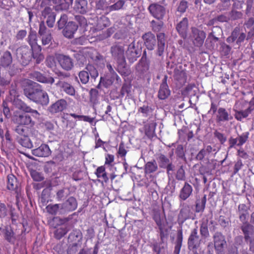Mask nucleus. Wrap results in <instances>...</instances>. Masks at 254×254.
<instances>
[{"instance_id": "obj_48", "label": "nucleus", "mask_w": 254, "mask_h": 254, "mask_svg": "<svg viewBox=\"0 0 254 254\" xmlns=\"http://www.w3.org/2000/svg\"><path fill=\"white\" fill-rule=\"evenodd\" d=\"M11 205L7 206L5 203L2 202L0 200V218L3 219L5 218L8 214V208Z\"/></svg>"}, {"instance_id": "obj_41", "label": "nucleus", "mask_w": 254, "mask_h": 254, "mask_svg": "<svg viewBox=\"0 0 254 254\" xmlns=\"http://www.w3.org/2000/svg\"><path fill=\"white\" fill-rule=\"evenodd\" d=\"M65 209L72 211L75 210L77 207V202L76 199L73 196L69 197L64 203Z\"/></svg>"}, {"instance_id": "obj_19", "label": "nucleus", "mask_w": 254, "mask_h": 254, "mask_svg": "<svg viewBox=\"0 0 254 254\" xmlns=\"http://www.w3.org/2000/svg\"><path fill=\"white\" fill-rule=\"evenodd\" d=\"M30 77L32 79L41 83L52 84L55 82L53 77L51 76H46L44 74L38 71H34L31 73Z\"/></svg>"}, {"instance_id": "obj_56", "label": "nucleus", "mask_w": 254, "mask_h": 254, "mask_svg": "<svg viewBox=\"0 0 254 254\" xmlns=\"http://www.w3.org/2000/svg\"><path fill=\"white\" fill-rule=\"evenodd\" d=\"M109 23V19L105 16H102L98 19L97 25L99 28L103 29L108 26Z\"/></svg>"}, {"instance_id": "obj_46", "label": "nucleus", "mask_w": 254, "mask_h": 254, "mask_svg": "<svg viewBox=\"0 0 254 254\" xmlns=\"http://www.w3.org/2000/svg\"><path fill=\"white\" fill-rule=\"evenodd\" d=\"M228 14L230 21L241 19L243 17V13L241 11L235 10L234 9H231Z\"/></svg>"}, {"instance_id": "obj_6", "label": "nucleus", "mask_w": 254, "mask_h": 254, "mask_svg": "<svg viewBox=\"0 0 254 254\" xmlns=\"http://www.w3.org/2000/svg\"><path fill=\"white\" fill-rule=\"evenodd\" d=\"M0 235L11 245H14L17 240V236L10 225H3L2 224L0 227Z\"/></svg>"}, {"instance_id": "obj_36", "label": "nucleus", "mask_w": 254, "mask_h": 254, "mask_svg": "<svg viewBox=\"0 0 254 254\" xmlns=\"http://www.w3.org/2000/svg\"><path fill=\"white\" fill-rule=\"evenodd\" d=\"M95 174L99 179H101L102 182L107 184L109 182V178L108 177L107 173L106 171L105 165L101 166L96 169Z\"/></svg>"}, {"instance_id": "obj_42", "label": "nucleus", "mask_w": 254, "mask_h": 254, "mask_svg": "<svg viewBox=\"0 0 254 254\" xmlns=\"http://www.w3.org/2000/svg\"><path fill=\"white\" fill-rule=\"evenodd\" d=\"M174 78L175 80L179 82L181 84H184L186 82L187 75L184 70H177L175 71Z\"/></svg>"}, {"instance_id": "obj_9", "label": "nucleus", "mask_w": 254, "mask_h": 254, "mask_svg": "<svg viewBox=\"0 0 254 254\" xmlns=\"http://www.w3.org/2000/svg\"><path fill=\"white\" fill-rule=\"evenodd\" d=\"M141 49L135 46L134 41L128 45L126 52V55L130 63H133L141 55Z\"/></svg>"}, {"instance_id": "obj_62", "label": "nucleus", "mask_w": 254, "mask_h": 254, "mask_svg": "<svg viewBox=\"0 0 254 254\" xmlns=\"http://www.w3.org/2000/svg\"><path fill=\"white\" fill-rule=\"evenodd\" d=\"M176 178L179 181H184L186 179L185 171L183 166H181L177 170L176 174Z\"/></svg>"}, {"instance_id": "obj_32", "label": "nucleus", "mask_w": 254, "mask_h": 254, "mask_svg": "<svg viewBox=\"0 0 254 254\" xmlns=\"http://www.w3.org/2000/svg\"><path fill=\"white\" fill-rule=\"evenodd\" d=\"M19 183L17 178L13 174H9L7 176V188L10 190L17 191Z\"/></svg>"}, {"instance_id": "obj_23", "label": "nucleus", "mask_w": 254, "mask_h": 254, "mask_svg": "<svg viewBox=\"0 0 254 254\" xmlns=\"http://www.w3.org/2000/svg\"><path fill=\"white\" fill-rule=\"evenodd\" d=\"M142 37L147 49L152 50L156 43L155 35L151 32H149L143 34Z\"/></svg>"}, {"instance_id": "obj_39", "label": "nucleus", "mask_w": 254, "mask_h": 254, "mask_svg": "<svg viewBox=\"0 0 254 254\" xmlns=\"http://www.w3.org/2000/svg\"><path fill=\"white\" fill-rule=\"evenodd\" d=\"M159 229L160 240H168L169 235V229L166 224H163L157 226Z\"/></svg>"}, {"instance_id": "obj_8", "label": "nucleus", "mask_w": 254, "mask_h": 254, "mask_svg": "<svg viewBox=\"0 0 254 254\" xmlns=\"http://www.w3.org/2000/svg\"><path fill=\"white\" fill-rule=\"evenodd\" d=\"M150 14L158 20H162L166 13V8L157 2L151 3L147 8Z\"/></svg>"}, {"instance_id": "obj_45", "label": "nucleus", "mask_w": 254, "mask_h": 254, "mask_svg": "<svg viewBox=\"0 0 254 254\" xmlns=\"http://www.w3.org/2000/svg\"><path fill=\"white\" fill-rule=\"evenodd\" d=\"M206 195L204 194L201 199H197L195 204L196 212L203 211L205 208Z\"/></svg>"}, {"instance_id": "obj_13", "label": "nucleus", "mask_w": 254, "mask_h": 254, "mask_svg": "<svg viewBox=\"0 0 254 254\" xmlns=\"http://www.w3.org/2000/svg\"><path fill=\"white\" fill-rule=\"evenodd\" d=\"M67 102L64 99H61L52 104L48 108L52 114L61 113L65 110L67 107Z\"/></svg>"}, {"instance_id": "obj_64", "label": "nucleus", "mask_w": 254, "mask_h": 254, "mask_svg": "<svg viewBox=\"0 0 254 254\" xmlns=\"http://www.w3.org/2000/svg\"><path fill=\"white\" fill-rule=\"evenodd\" d=\"M67 16L65 14H62L60 19L58 20L57 24L59 29H63L67 23Z\"/></svg>"}, {"instance_id": "obj_20", "label": "nucleus", "mask_w": 254, "mask_h": 254, "mask_svg": "<svg viewBox=\"0 0 254 254\" xmlns=\"http://www.w3.org/2000/svg\"><path fill=\"white\" fill-rule=\"evenodd\" d=\"M32 154L35 156L46 157L51 154V151L47 144H42L39 147L32 150Z\"/></svg>"}, {"instance_id": "obj_5", "label": "nucleus", "mask_w": 254, "mask_h": 254, "mask_svg": "<svg viewBox=\"0 0 254 254\" xmlns=\"http://www.w3.org/2000/svg\"><path fill=\"white\" fill-rule=\"evenodd\" d=\"M242 223L240 228L244 235L245 241L249 243L250 251L254 252V239L252 238L254 233V226L248 221Z\"/></svg>"}, {"instance_id": "obj_21", "label": "nucleus", "mask_w": 254, "mask_h": 254, "mask_svg": "<svg viewBox=\"0 0 254 254\" xmlns=\"http://www.w3.org/2000/svg\"><path fill=\"white\" fill-rule=\"evenodd\" d=\"M74 10L80 14L86 13L89 9V4L87 0H75Z\"/></svg>"}, {"instance_id": "obj_1", "label": "nucleus", "mask_w": 254, "mask_h": 254, "mask_svg": "<svg viewBox=\"0 0 254 254\" xmlns=\"http://www.w3.org/2000/svg\"><path fill=\"white\" fill-rule=\"evenodd\" d=\"M17 125L15 127L14 131L17 134H23L31 132L32 134H38V131L34 126L35 122L31 116L25 113L18 115L17 118Z\"/></svg>"}, {"instance_id": "obj_37", "label": "nucleus", "mask_w": 254, "mask_h": 254, "mask_svg": "<svg viewBox=\"0 0 254 254\" xmlns=\"http://www.w3.org/2000/svg\"><path fill=\"white\" fill-rule=\"evenodd\" d=\"M82 234L81 231L79 229L73 230L69 234L68 238V241L71 242L74 245H77V243L79 242L82 239Z\"/></svg>"}, {"instance_id": "obj_10", "label": "nucleus", "mask_w": 254, "mask_h": 254, "mask_svg": "<svg viewBox=\"0 0 254 254\" xmlns=\"http://www.w3.org/2000/svg\"><path fill=\"white\" fill-rule=\"evenodd\" d=\"M16 56L24 65L28 64L31 60V50L28 46H21L16 50Z\"/></svg>"}, {"instance_id": "obj_44", "label": "nucleus", "mask_w": 254, "mask_h": 254, "mask_svg": "<svg viewBox=\"0 0 254 254\" xmlns=\"http://www.w3.org/2000/svg\"><path fill=\"white\" fill-rule=\"evenodd\" d=\"M158 169V166L156 161L153 160L148 162L145 165L144 171L145 174H151L156 172Z\"/></svg>"}, {"instance_id": "obj_15", "label": "nucleus", "mask_w": 254, "mask_h": 254, "mask_svg": "<svg viewBox=\"0 0 254 254\" xmlns=\"http://www.w3.org/2000/svg\"><path fill=\"white\" fill-rule=\"evenodd\" d=\"M56 14L50 7H46L42 11V17L44 19H47L46 23L47 25L52 28L54 26Z\"/></svg>"}, {"instance_id": "obj_63", "label": "nucleus", "mask_w": 254, "mask_h": 254, "mask_svg": "<svg viewBox=\"0 0 254 254\" xmlns=\"http://www.w3.org/2000/svg\"><path fill=\"white\" fill-rule=\"evenodd\" d=\"M30 174L32 178L34 181L41 182L44 179L42 174L36 171H32Z\"/></svg>"}, {"instance_id": "obj_55", "label": "nucleus", "mask_w": 254, "mask_h": 254, "mask_svg": "<svg viewBox=\"0 0 254 254\" xmlns=\"http://www.w3.org/2000/svg\"><path fill=\"white\" fill-rule=\"evenodd\" d=\"M150 24L152 30L156 32L160 31L164 25V23L161 20L159 22H157L153 20L151 21Z\"/></svg>"}, {"instance_id": "obj_14", "label": "nucleus", "mask_w": 254, "mask_h": 254, "mask_svg": "<svg viewBox=\"0 0 254 254\" xmlns=\"http://www.w3.org/2000/svg\"><path fill=\"white\" fill-rule=\"evenodd\" d=\"M192 216L191 207L187 204H184L181 209L178 216L179 224H182L185 221L190 219Z\"/></svg>"}, {"instance_id": "obj_50", "label": "nucleus", "mask_w": 254, "mask_h": 254, "mask_svg": "<svg viewBox=\"0 0 254 254\" xmlns=\"http://www.w3.org/2000/svg\"><path fill=\"white\" fill-rule=\"evenodd\" d=\"M68 230L66 227H60L54 232V237L57 240H60L67 234Z\"/></svg>"}, {"instance_id": "obj_17", "label": "nucleus", "mask_w": 254, "mask_h": 254, "mask_svg": "<svg viewBox=\"0 0 254 254\" xmlns=\"http://www.w3.org/2000/svg\"><path fill=\"white\" fill-rule=\"evenodd\" d=\"M57 59L60 65L64 69L69 71L73 68L74 65L73 61L69 56L60 54L58 56Z\"/></svg>"}, {"instance_id": "obj_58", "label": "nucleus", "mask_w": 254, "mask_h": 254, "mask_svg": "<svg viewBox=\"0 0 254 254\" xmlns=\"http://www.w3.org/2000/svg\"><path fill=\"white\" fill-rule=\"evenodd\" d=\"M155 127L152 124L145 125L144 126L145 135L148 137H152L155 131Z\"/></svg>"}, {"instance_id": "obj_60", "label": "nucleus", "mask_w": 254, "mask_h": 254, "mask_svg": "<svg viewBox=\"0 0 254 254\" xmlns=\"http://www.w3.org/2000/svg\"><path fill=\"white\" fill-rule=\"evenodd\" d=\"M221 33L222 30L219 27H213L212 28L211 32L209 33L208 37H209V38H214V36L219 38Z\"/></svg>"}, {"instance_id": "obj_33", "label": "nucleus", "mask_w": 254, "mask_h": 254, "mask_svg": "<svg viewBox=\"0 0 254 254\" xmlns=\"http://www.w3.org/2000/svg\"><path fill=\"white\" fill-rule=\"evenodd\" d=\"M192 191V187L186 182L183 188L181 190L179 197L183 200H186L190 197Z\"/></svg>"}, {"instance_id": "obj_59", "label": "nucleus", "mask_w": 254, "mask_h": 254, "mask_svg": "<svg viewBox=\"0 0 254 254\" xmlns=\"http://www.w3.org/2000/svg\"><path fill=\"white\" fill-rule=\"evenodd\" d=\"M214 38H209V37H207V49L210 50L214 49L217 45V42L219 40V38L214 36Z\"/></svg>"}, {"instance_id": "obj_49", "label": "nucleus", "mask_w": 254, "mask_h": 254, "mask_svg": "<svg viewBox=\"0 0 254 254\" xmlns=\"http://www.w3.org/2000/svg\"><path fill=\"white\" fill-rule=\"evenodd\" d=\"M157 160L159 167L161 168H165L166 166L170 162L169 159L163 154L158 155Z\"/></svg>"}, {"instance_id": "obj_52", "label": "nucleus", "mask_w": 254, "mask_h": 254, "mask_svg": "<svg viewBox=\"0 0 254 254\" xmlns=\"http://www.w3.org/2000/svg\"><path fill=\"white\" fill-rule=\"evenodd\" d=\"M90 101L93 104L96 105L98 102L99 92L96 89H91L89 92Z\"/></svg>"}, {"instance_id": "obj_54", "label": "nucleus", "mask_w": 254, "mask_h": 254, "mask_svg": "<svg viewBox=\"0 0 254 254\" xmlns=\"http://www.w3.org/2000/svg\"><path fill=\"white\" fill-rule=\"evenodd\" d=\"M96 7L98 9L105 10L107 13L110 12V6L108 2L104 0H99L96 3Z\"/></svg>"}, {"instance_id": "obj_3", "label": "nucleus", "mask_w": 254, "mask_h": 254, "mask_svg": "<svg viewBox=\"0 0 254 254\" xmlns=\"http://www.w3.org/2000/svg\"><path fill=\"white\" fill-rule=\"evenodd\" d=\"M89 75L94 80L98 76L99 73L97 68L92 64H88L83 70L78 73V77L81 83L85 84L89 80Z\"/></svg>"}, {"instance_id": "obj_2", "label": "nucleus", "mask_w": 254, "mask_h": 254, "mask_svg": "<svg viewBox=\"0 0 254 254\" xmlns=\"http://www.w3.org/2000/svg\"><path fill=\"white\" fill-rule=\"evenodd\" d=\"M25 96L33 102L46 106L49 102L48 94L45 91L38 88L26 89L24 90Z\"/></svg>"}, {"instance_id": "obj_31", "label": "nucleus", "mask_w": 254, "mask_h": 254, "mask_svg": "<svg viewBox=\"0 0 254 254\" xmlns=\"http://www.w3.org/2000/svg\"><path fill=\"white\" fill-rule=\"evenodd\" d=\"M77 28V25L74 22H69L63 30V34L65 37L71 38Z\"/></svg>"}, {"instance_id": "obj_53", "label": "nucleus", "mask_w": 254, "mask_h": 254, "mask_svg": "<svg viewBox=\"0 0 254 254\" xmlns=\"http://www.w3.org/2000/svg\"><path fill=\"white\" fill-rule=\"evenodd\" d=\"M131 86L129 85H128L126 83H125L123 85L121 91H120V94L118 97L119 98H123L126 95H127V96H128L129 94H130L131 92Z\"/></svg>"}, {"instance_id": "obj_61", "label": "nucleus", "mask_w": 254, "mask_h": 254, "mask_svg": "<svg viewBox=\"0 0 254 254\" xmlns=\"http://www.w3.org/2000/svg\"><path fill=\"white\" fill-rule=\"evenodd\" d=\"M125 2L124 0H119L115 3L110 6L109 11L118 10L121 9L125 4Z\"/></svg>"}, {"instance_id": "obj_12", "label": "nucleus", "mask_w": 254, "mask_h": 254, "mask_svg": "<svg viewBox=\"0 0 254 254\" xmlns=\"http://www.w3.org/2000/svg\"><path fill=\"white\" fill-rule=\"evenodd\" d=\"M246 39V34L244 32H241L239 27H236L231 35L227 38L226 41L229 43L236 41L237 45H240Z\"/></svg>"}, {"instance_id": "obj_4", "label": "nucleus", "mask_w": 254, "mask_h": 254, "mask_svg": "<svg viewBox=\"0 0 254 254\" xmlns=\"http://www.w3.org/2000/svg\"><path fill=\"white\" fill-rule=\"evenodd\" d=\"M203 243L202 240L200 239L197 234V230L193 229L189 237L188 241V248L193 252L197 253L198 251L200 253H204V250H202L201 245Z\"/></svg>"}, {"instance_id": "obj_16", "label": "nucleus", "mask_w": 254, "mask_h": 254, "mask_svg": "<svg viewBox=\"0 0 254 254\" xmlns=\"http://www.w3.org/2000/svg\"><path fill=\"white\" fill-rule=\"evenodd\" d=\"M20 136L17 137V140L19 144L23 147L27 148H32L33 144L29 136L36 137L38 134H32L31 132L23 134H18Z\"/></svg>"}, {"instance_id": "obj_22", "label": "nucleus", "mask_w": 254, "mask_h": 254, "mask_svg": "<svg viewBox=\"0 0 254 254\" xmlns=\"http://www.w3.org/2000/svg\"><path fill=\"white\" fill-rule=\"evenodd\" d=\"M192 36L194 38L193 43L196 46H200L202 45L205 38V33L196 28H192Z\"/></svg>"}, {"instance_id": "obj_34", "label": "nucleus", "mask_w": 254, "mask_h": 254, "mask_svg": "<svg viewBox=\"0 0 254 254\" xmlns=\"http://www.w3.org/2000/svg\"><path fill=\"white\" fill-rule=\"evenodd\" d=\"M0 65L4 67L9 66L12 62V57L10 52L6 51L3 52L0 59Z\"/></svg>"}, {"instance_id": "obj_25", "label": "nucleus", "mask_w": 254, "mask_h": 254, "mask_svg": "<svg viewBox=\"0 0 254 254\" xmlns=\"http://www.w3.org/2000/svg\"><path fill=\"white\" fill-rule=\"evenodd\" d=\"M56 85L67 95L70 96L75 95V90L74 87L70 83L64 81L59 80Z\"/></svg>"}, {"instance_id": "obj_51", "label": "nucleus", "mask_w": 254, "mask_h": 254, "mask_svg": "<svg viewBox=\"0 0 254 254\" xmlns=\"http://www.w3.org/2000/svg\"><path fill=\"white\" fill-rule=\"evenodd\" d=\"M127 147L123 141H121L119 144V149L117 151V155L118 157L124 158L125 160V157L127 154Z\"/></svg>"}, {"instance_id": "obj_29", "label": "nucleus", "mask_w": 254, "mask_h": 254, "mask_svg": "<svg viewBox=\"0 0 254 254\" xmlns=\"http://www.w3.org/2000/svg\"><path fill=\"white\" fill-rule=\"evenodd\" d=\"M1 140L2 147L5 149L10 150L14 148L13 139L8 129H6L4 133V138Z\"/></svg>"}, {"instance_id": "obj_28", "label": "nucleus", "mask_w": 254, "mask_h": 254, "mask_svg": "<svg viewBox=\"0 0 254 254\" xmlns=\"http://www.w3.org/2000/svg\"><path fill=\"white\" fill-rule=\"evenodd\" d=\"M188 28V19L184 17L176 26V30L180 35L184 39L187 36V30Z\"/></svg>"}, {"instance_id": "obj_27", "label": "nucleus", "mask_w": 254, "mask_h": 254, "mask_svg": "<svg viewBox=\"0 0 254 254\" xmlns=\"http://www.w3.org/2000/svg\"><path fill=\"white\" fill-rule=\"evenodd\" d=\"M37 36L36 31L31 30L29 33L27 42L30 45L32 50L40 51L42 50L41 47L37 44Z\"/></svg>"}, {"instance_id": "obj_47", "label": "nucleus", "mask_w": 254, "mask_h": 254, "mask_svg": "<svg viewBox=\"0 0 254 254\" xmlns=\"http://www.w3.org/2000/svg\"><path fill=\"white\" fill-rule=\"evenodd\" d=\"M217 120L218 122L226 121L229 120V114L224 108H220L218 109Z\"/></svg>"}, {"instance_id": "obj_18", "label": "nucleus", "mask_w": 254, "mask_h": 254, "mask_svg": "<svg viewBox=\"0 0 254 254\" xmlns=\"http://www.w3.org/2000/svg\"><path fill=\"white\" fill-rule=\"evenodd\" d=\"M167 76L165 75L160 84L158 93V97L161 100H165L170 95V90L167 84Z\"/></svg>"}, {"instance_id": "obj_35", "label": "nucleus", "mask_w": 254, "mask_h": 254, "mask_svg": "<svg viewBox=\"0 0 254 254\" xmlns=\"http://www.w3.org/2000/svg\"><path fill=\"white\" fill-rule=\"evenodd\" d=\"M249 207L245 204H240L238 206V212L239 215V219L242 222L247 221V217L249 215L248 209Z\"/></svg>"}, {"instance_id": "obj_7", "label": "nucleus", "mask_w": 254, "mask_h": 254, "mask_svg": "<svg viewBox=\"0 0 254 254\" xmlns=\"http://www.w3.org/2000/svg\"><path fill=\"white\" fill-rule=\"evenodd\" d=\"M110 52L112 57L118 64L124 67L126 63L124 46L119 44L114 45L111 47Z\"/></svg>"}, {"instance_id": "obj_24", "label": "nucleus", "mask_w": 254, "mask_h": 254, "mask_svg": "<svg viewBox=\"0 0 254 254\" xmlns=\"http://www.w3.org/2000/svg\"><path fill=\"white\" fill-rule=\"evenodd\" d=\"M149 61H139L136 66V70L140 77H144L149 73Z\"/></svg>"}, {"instance_id": "obj_40", "label": "nucleus", "mask_w": 254, "mask_h": 254, "mask_svg": "<svg viewBox=\"0 0 254 254\" xmlns=\"http://www.w3.org/2000/svg\"><path fill=\"white\" fill-rule=\"evenodd\" d=\"M183 239V231L182 229L177 231V239L176 241L175 249L174 251V254H179L182 246Z\"/></svg>"}, {"instance_id": "obj_30", "label": "nucleus", "mask_w": 254, "mask_h": 254, "mask_svg": "<svg viewBox=\"0 0 254 254\" xmlns=\"http://www.w3.org/2000/svg\"><path fill=\"white\" fill-rule=\"evenodd\" d=\"M199 174L196 175L195 181L196 189L200 185V183L202 182L205 184L206 182V167L204 166H201L199 169Z\"/></svg>"}, {"instance_id": "obj_57", "label": "nucleus", "mask_w": 254, "mask_h": 254, "mask_svg": "<svg viewBox=\"0 0 254 254\" xmlns=\"http://www.w3.org/2000/svg\"><path fill=\"white\" fill-rule=\"evenodd\" d=\"M46 209L47 210V211L52 215H56L57 214V212L60 209V204H50L48 205Z\"/></svg>"}, {"instance_id": "obj_43", "label": "nucleus", "mask_w": 254, "mask_h": 254, "mask_svg": "<svg viewBox=\"0 0 254 254\" xmlns=\"http://www.w3.org/2000/svg\"><path fill=\"white\" fill-rule=\"evenodd\" d=\"M167 241L160 240L158 243H154L153 245V250L156 253H160L162 250L167 248Z\"/></svg>"}, {"instance_id": "obj_38", "label": "nucleus", "mask_w": 254, "mask_h": 254, "mask_svg": "<svg viewBox=\"0 0 254 254\" xmlns=\"http://www.w3.org/2000/svg\"><path fill=\"white\" fill-rule=\"evenodd\" d=\"M165 34L164 33H160L157 35L158 40V55L160 56H162L165 48Z\"/></svg>"}, {"instance_id": "obj_11", "label": "nucleus", "mask_w": 254, "mask_h": 254, "mask_svg": "<svg viewBox=\"0 0 254 254\" xmlns=\"http://www.w3.org/2000/svg\"><path fill=\"white\" fill-rule=\"evenodd\" d=\"M215 250L217 254H223L227 244L225 237L221 233L217 232L213 236Z\"/></svg>"}, {"instance_id": "obj_26", "label": "nucleus", "mask_w": 254, "mask_h": 254, "mask_svg": "<svg viewBox=\"0 0 254 254\" xmlns=\"http://www.w3.org/2000/svg\"><path fill=\"white\" fill-rule=\"evenodd\" d=\"M16 107L19 110L25 113H31L33 117L37 118L40 115V113L36 110L32 109L30 106H28L25 103L21 100H18L16 102Z\"/></svg>"}]
</instances>
